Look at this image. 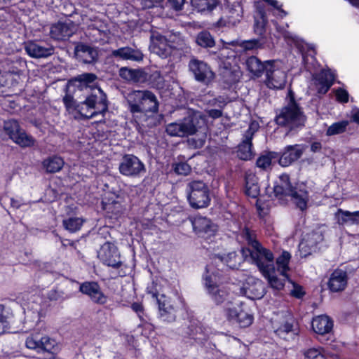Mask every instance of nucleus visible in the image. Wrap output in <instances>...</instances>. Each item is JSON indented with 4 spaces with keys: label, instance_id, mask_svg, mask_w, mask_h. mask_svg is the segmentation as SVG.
<instances>
[{
    "label": "nucleus",
    "instance_id": "1",
    "mask_svg": "<svg viewBox=\"0 0 359 359\" xmlns=\"http://www.w3.org/2000/svg\"><path fill=\"white\" fill-rule=\"evenodd\" d=\"M306 119L302 107L294 99V93L291 90L289 91L287 104L276 114V123L292 131L303 128Z\"/></svg>",
    "mask_w": 359,
    "mask_h": 359
},
{
    "label": "nucleus",
    "instance_id": "2",
    "mask_svg": "<svg viewBox=\"0 0 359 359\" xmlns=\"http://www.w3.org/2000/svg\"><path fill=\"white\" fill-rule=\"evenodd\" d=\"M273 191L276 196H290L292 203L301 210L307 208L309 196L306 185L303 183L293 185L288 175L283 174L280 176L279 181L274 186Z\"/></svg>",
    "mask_w": 359,
    "mask_h": 359
},
{
    "label": "nucleus",
    "instance_id": "3",
    "mask_svg": "<svg viewBox=\"0 0 359 359\" xmlns=\"http://www.w3.org/2000/svg\"><path fill=\"white\" fill-rule=\"evenodd\" d=\"M125 98L130 112L137 116V114H146L148 112L157 113L158 102L156 95L149 90H132Z\"/></svg>",
    "mask_w": 359,
    "mask_h": 359
},
{
    "label": "nucleus",
    "instance_id": "4",
    "mask_svg": "<svg viewBox=\"0 0 359 359\" xmlns=\"http://www.w3.org/2000/svg\"><path fill=\"white\" fill-rule=\"evenodd\" d=\"M203 280L208 294L217 305L233 304L234 297L233 294L231 292L230 288L227 285L218 284L217 283V276L213 272L210 273L208 267H206V273L203 276Z\"/></svg>",
    "mask_w": 359,
    "mask_h": 359
},
{
    "label": "nucleus",
    "instance_id": "5",
    "mask_svg": "<svg viewBox=\"0 0 359 359\" xmlns=\"http://www.w3.org/2000/svg\"><path fill=\"white\" fill-rule=\"evenodd\" d=\"M108 109L106 95L100 88L97 93L87 97L85 101L77 104L76 111L84 118L90 119L98 114H103Z\"/></svg>",
    "mask_w": 359,
    "mask_h": 359
},
{
    "label": "nucleus",
    "instance_id": "6",
    "mask_svg": "<svg viewBox=\"0 0 359 359\" xmlns=\"http://www.w3.org/2000/svg\"><path fill=\"white\" fill-rule=\"evenodd\" d=\"M186 193L190 206L194 209L206 208L210 203V189L203 180L189 181Z\"/></svg>",
    "mask_w": 359,
    "mask_h": 359
},
{
    "label": "nucleus",
    "instance_id": "7",
    "mask_svg": "<svg viewBox=\"0 0 359 359\" xmlns=\"http://www.w3.org/2000/svg\"><path fill=\"white\" fill-rule=\"evenodd\" d=\"M201 123H203V119L201 115L191 114L177 122L168 124L165 131L171 137H187L196 134Z\"/></svg>",
    "mask_w": 359,
    "mask_h": 359
},
{
    "label": "nucleus",
    "instance_id": "8",
    "mask_svg": "<svg viewBox=\"0 0 359 359\" xmlns=\"http://www.w3.org/2000/svg\"><path fill=\"white\" fill-rule=\"evenodd\" d=\"M243 257L250 259L252 263L255 264L262 274L268 275L269 271L274 267V257L273 252L262 246L255 248V250H241Z\"/></svg>",
    "mask_w": 359,
    "mask_h": 359
},
{
    "label": "nucleus",
    "instance_id": "9",
    "mask_svg": "<svg viewBox=\"0 0 359 359\" xmlns=\"http://www.w3.org/2000/svg\"><path fill=\"white\" fill-rule=\"evenodd\" d=\"M266 85L269 88L282 89L286 84L287 74L280 61H266Z\"/></svg>",
    "mask_w": 359,
    "mask_h": 359
},
{
    "label": "nucleus",
    "instance_id": "10",
    "mask_svg": "<svg viewBox=\"0 0 359 359\" xmlns=\"http://www.w3.org/2000/svg\"><path fill=\"white\" fill-rule=\"evenodd\" d=\"M188 67L195 80L199 83L208 85L215 78V74L211 67L206 62L195 57L190 59Z\"/></svg>",
    "mask_w": 359,
    "mask_h": 359
},
{
    "label": "nucleus",
    "instance_id": "11",
    "mask_svg": "<svg viewBox=\"0 0 359 359\" xmlns=\"http://www.w3.org/2000/svg\"><path fill=\"white\" fill-rule=\"evenodd\" d=\"M25 346L37 353H54L58 350V344L55 339L49 336L40 337L39 335H31L26 339Z\"/></svg>",
    "mask_w": 359,
    "mask_h": 359
},
{
    "label": "nucleus",
    "instance_id": "12",
    "mask_svg": "<svg viewBox=\"0 0 359 359\" xmlns=\"http://www.w3.org/2000/svg\"><path fill=\"white\" fill-rule=\"evenodd\" d=\"M118 170L124 176L135 177L144 173L146 169L144 163L136 156L125 154L120 161Z\"/></svg>",
    "mask_w": 359,
    "mask_h": 359
},
{
    "label": "nucleus",
    "instance_id": "13",
    "mask_svg": "<svg viewBox=\"0 0 359 359\" xmlns=\"http://www.w3.org/2000/svg\"><path fill=\"white\" fill-rule=\"evenodd\" d=\"M151 51L162 58H167L172 54L173 48H182L183 41L180 40L177 46L168 43L167 39L158 32H154L150 36Z\"/></svg>",
    "mask_w": 359,
    "mask_h": 359
},
{
    "label": "nucleus",
    "instance_id": "14",
    "mask_svg": "<svg viewBox=\"0 0 359 359\" xmlns=\"http://www.w3.org/2000/svg\"><path fill=\"white\" fill-rule=\"evenodd\" d=\"M324 240V233L320 229H317L306 233L299 244V251L302 257L315 252L318 250V245Z\"/></svg>",
    "mask_w": 359,
    "mask_h": 359
},
{
    "label": "nucleus",
    "instance_id": "15",
    "mask_svg": "<svg viewBox=\"0 0 359 359\" xmlns=\"http://www.w3.org/2000/svg\"><path fill=\"white\" fill-rule=\"evenodd\" d=\"M97 257L104 264L114 269H118L123 264L118 248L110 242H106L101 246Z\"/></svg>",
    "mask_w": 359,
    "mask_h": 359
},
{
    "label": "nucleus",
    "instance_id": "16",
    "mask_svg": "<svg viewBox=\"0 0 359 359\" xmlns=\"http://www.w3.org/2000/svg\"><path fill=\"white\" fill-rule=\"evenodd\" d=\"M257 129V125L252 123L245 131L243 140L238 147L237 156L240 159L248 161L253 157L254 153L252 150V140Z\"/></svg>",
    "mask_w": 359,
    "mask_h": 359
},
{
    "label": "nucleus",
    "instance_id": "17",
    "mask_svg": "<svg viewBox=\"0 0 359 359\" xmlns=\"http://www.w3.org/2000/svg\"><path fill=\"white\" fill-rule=\"evenodd\" d=\"M306 148L305 144L286 146L278 159L279 164L283 167L289 166L302 157Z\"/></svg>",
    "mask_w": 359,
    "mask_h": 359
},
{
    "label": "nucleus",
    "instance_id": "18",
    "mask_svg": "<svg viewBox=\"0 0 359 359\" xmlns=\"http://www.w3.org/2000/svg\"><path fill=\"white\" fill-rule=\"evenodd\" d=\"M191 222L194 231L201 237L210 238L217 230V226L205 217L196 216Z\"/></svg>",
    "mask_w": 359,
    "mask_h": 359
},
{
    "label": "nucleus",
    "instance_id": "19",
    "mask_svg": "<svg viewBox=\"0 0 359 359\" xmlns=\"http://www.w3.org/2000/svg\"><path fill=\"white\" fill-rule=\"evenodd\" d=\"M160 318L167 322H173L177 317V306L170 298L161 294L157 302Z\"/></svg>",
    "mask_w": 359,
    "mask_h": 359
},
{
    "label": "nucleus",
    "instance_id": "20",
    "mask_svg": "<svg viewBox=\"0 0 359 359\" xmlns=\"http://www.w3.org/2000/svg\"><path fill=\"white\" fill-rule=\"evenodd\" d=\"M75 32V27L70 20L67 22L59 21L53 24L50 29L51 39L55 41H65L72 36Z\"/></svg>",
    "mask_w": 359,
    "mask_h": 359
},
{
    "label": "nucleus",
    "instance_id": "21",
    "mask_svg": "<svg viewBox=\"0 0 359 359\" xmlns=\"http://www.w3.org/2000/svg\"><path fill=\"white\" fill-rule=\"evenodd\" d=\"M74 53L75 57L83 63L92 64L98 59L97 49L83 42L75 44Z\"/></svg>",
    "mask_w": 359,
    "mask_h": 359
},
{
    "label": "nucleus",
    "instance_id": "22",
    "mask_svg": "<svg viewBox=\"0 0 359 359\" xmlns=\"http://www.w3.org/2000/svg\"><path fill=\"white\" fill-rule=\"evenodd\" d=\"M225 316L229 322L236 323L241 327H247L253 322L252 315L243 309L226 308L225 309Z\"/></svg>",
    "mask_w": 359,
    "mask_h": 359
},
{
    "label": "nucleus",
    "instance_id": "23",
    "mask_svg": "<svg viewBox=\"0 0 359 359\" xmlns=\"http://www.w3.org/2000/svg\"><path fill=\"white\" fill-rule=\"evenodd\" d=\"M79 291L88 296L94 303L104 304L107 302V297L104 294L96 282L83 283L79 287Z\"/></svg>",
    "mask_w": 359,
    "mask_h": 359
},
{
    "label": "nucleus",
    "instance_id": "24",
    "mask_svg": "<svg viewBox=\"0 0 359 359\" xmlns=\"http://www.w3.org/2000/svg\"><path fill=\"white\" fill-rule=\"evenodd\" d=\"M111 56L116 60H130L140 62L143 60L144 54L137 48L130 46L121 47L111 51Z\"/></svg>",
    "mask_w": 359,
    "mask_h": 359
},
{
    "label": "nucleus",
    "instance_id": "25",
    "mask_svg": "<svg viewBox=\"0 0 359 359\" xmlns=\"http://www.w3.org/2000/svg\"><path fill=\"white\" fill-rule=\"evenodd\" d=\"M25 49L33 58L48 57L54 54L55 48L50 44L43 45L35 41H28Z\"/></svg>",
    "mask_w": 359,
    "mask_h": 359
},
{
    "label": "nucleus",
    "instance_id": "26",
    "mask_svg": "<svg viewBox=\"0 0 359 359\" xmlns=\"http://www.w3.org/2000/svg\"><path fill=\"white\" fill-rule=\"evenodd\" d=\"M348 281V275L346 271L337 269L331 274L327 282V287L332 292L343 291Z\"/></svg>",
    "mask_w": 359,
    "mask_h": 359
},
{
    "label": "nucleus",
    "instance_id": "27",
    "mask_svg": "<svg viewBox=\"0 0 359 359\" xmlns=\"http://www.w3.org/2000/svg\"><path fill=\"white\" fill-rule=\"evenodd\" d=\"M334 76L330 70H322L314 77L317 91L320 94H325L334 83Z\"/></svg>",
    "mask_w": 359,
    "mask_h": 359
},
{
    "label": "nucleus",
    "instance_id": "28",
    "mask_svg": "<svg viewBox=\"0 0 359 359\" xmlns=\"http://www.w3.org/2000/svg\"><path fill=\"white\" fill-rule=\"evenodd\" d=\"M220 42L222 43V46L217 53V57L223 62L224 65H228V62L231 64V61L234 60L236 57V52L230 48V46H237L238 41L233 40L226 42L222 39Z\"/></svg>",
    "mask_w": 359,
    "mask_h": 359
},
{
    "label": "nucleus",
    "instance_id": "29",
    "mask_svg": "<svg viewBox=\"0 0 359 359\" xmlns=\"http://www.w3.org/2000/svg\"><path fill=\"white\" fill-rule=\"evenodd\" d=\"M312 328L320 335L329 334L332 330L333 321L327 316H318L313 319Z\"/></svg>",
    "mask_w": 359,
    "mask_h": 359
},
{
    "label": "nucleus",
    "instance_id": "30",
    "mask_svg": "<svg viewBox=\"0 0 359 359\" xmlns=\"http://www.w3.org/2000/svg\"><path fill=\"white\" fill-rule=\"evenodd\" d=\"M220 76L224 83L231 85L239 81L241 72L238 67L232 66L228 62V65L221 67Z\"/></svg>",
    "mask_w": 359,
    "mask_h": 359
},
{
    "label": "nucleus",
    "instance_id": "31",
    "mask_svg": "<svg viewBox=\"0 0 359 359\" xmlns=\"http://www.w3.org/2000/svg\"><path fill=\"white\" fill-rule=\"evenodd\" d=\"M245 193L252 198H256L259 194V187L258 185L257 178L255 175L248 171L245 174Z\"/></svg>",
    "mask_w": 359,
    "mask_h": 359
},
{
    "label": "nucleus",
    "instance_id": "32",
    "mask_svg": "<svg viewBox=\"0 0 359 359\" xmlns=\"http://www.w3.org/2000/svg\"><path fill=\"white\" fill-rule=\"evenodd\" d=\"M243 288L244 294L250 299H260L264 294V285L262 280H254L252 284Z\"/></svg>",
    "mask_w": 359,
    "mask_h": 359
},
{
    "label": "nucleus",
    "instance_id": "33",
    "mask_svg": "<svg viewBox=\"0 0 359 359\" xmlns=\"http://www.w3.org/2000/svg\"><path fill=\"white\" fill-rule=\"evenodd\" d=\"M247 69L257 77L261 76L263 72L266 71V61L263 63L255 56L248 57L245 61Z\"/></svg>",
    "mask_w": 359,
    "mask_h": 359
},
{
    "label": "nucleus",
    "instance_id": "34",
    "mask_svg": "<svg viewBox=\"0 0 359 359\" xmlns=\"http://www.w3.org/2000/svg\"><path fill=\"white\" fill-rule=\"evenodd\" d=\"M337 215L338 216V222L339 224H359V211L349 212L339 209Z\"/></svg>",
    "mask_w": 359,
    "mask_h": 359
},
{
    "label": "nucleus",
    "instance_id": "35",
    "mask_svg": "<svg viewBox=\"0 0 359 359\" xmlns=\"http://www.w3.org/2000/svg\"><path fill=\"white\" fill-rule=\"evenodd\" d=\"M195 11L201 13H211L218 5V0H191Z\"/></svg>",
    "mask_w": 359,
    "mask_h": 359
},
{
    "label": "nucleus",
    "instance_id": "36",
    "mask_svg": "<svg viewBox=\"0 0 359 359\" xmlns=\"http://www.w3.org/2000/svg\"><path fill=\"white\" fill-rule=\"evenodd\" d=\"M64 165L63 159L57 156H53L44 159L42 166L48 173L59 172Z\"/></svg>",
    "mask_w": 359,
    "mask_h": 359
},
{
    "label": "nucleus",
    "instance_id": "37",
    "mask_svg": "<svg viewBox=\"0 0 359 359\" xmlns=\"http://www.w3.org/2000/svg\"><path fill=\"white\" fill-rule=\"evenodd\" d=\"M119 76L128 81H140L145 79L146 74L141 69H134L126 67H121L119 69Z\"/></svg>",
    "mask_w": 359,
    "mask_h": 359
},
{
    "label": "nucleus",
    "instance_id": "38",
    "mask_svg": "<svg viewBox=\"0 0 359 359\" xmlns=\"http://www.w3.org/2000/svg\"><path fill=\"white\" fill-rule=\"evenodd\" d=\"M241 236L246 241L248 247L241 250H255L262 244L257 241L255 231L245 226L241 231Z\"/></svg>",
    "mask_w": 359,
    "mask_h": 359
},
{
    "label": "nucleus",
    "instance_id": "39",
    "mask_svg": "<svg viewBox=\"0 0 359 359\" xmlns=\"http://www.w3.org/2000/svg\"><path fill=\"white\" fill-rule=\"evenodd\" d=\"M278 154L276 152L269 151L262 154L257 160L256 165L258 168L267 170L271 169L273 160H277Z\"/></svg>",
    "mask_w": 359,
    "mask_h": 359
},
{
    "label": "nucleus",
    "instance_id": "40",
    "mask_svg": "<svg viewBox=\"0 0 359 359\" xmlns=\"http://www.w3.org/2000/svg\"><path fill=\"white\" fill-rule=\"evenodd\" d=\"M290 258V254L287 251H283L282 254L276 259V261L277 271L283 277H285V278H288L287 271L290 269L288 264Z\"/></svg>",
    "mask_w": 359,
    "mask_h": 359
},
{
    "label": "nucleus",
    "instance_id": "41",
    "mask_svg": "<svg viewBox=\"0 0 359 359\" xmlns=\"http://www.w3.org/2000/svg\"><path fill=\"white\" fill-rule=\"evenodd\" d=\"M11 140L21 147H32L35 142V140L33 137L27 135L22 128H20L19 132H18Z\"/></svg>",
    "mask_w": 359,
    "mask_h": 359
},
{
    "label": "nucleus",
    "instance_id": "42",
    "mask_svg": "<svg viewBox=\"0 0 359 359\" xmlns=\"http://www.w3.org/2000/svg\"><path fill=\"white\" fill-rule=\"evenodd\" d=\"M275 267H273V269L269 271L268 275H262L268 280L269 283L271 287L277 290H280L284 287L285 280H287L288 278H285V277H283V279L278 278L275 275Z\"/></svg>",
    "mask_w": 359,
    "mask_h": 359
},
{
    "label": "nucleus",
    "instance_id": "43",
    "mask_svg": "<svg viewBox=\"0 0 359 359\" xmlns=\"http://www.w3.org/2000/svg\"><path fill=\"white\" fill-rule=\"evenodd\" d=\"M257 13L259 15V19L257 18H255L254 31L257 34L262 36L265 32V26L266 25L267 20L265 11L263 8H258Z\"/></svg>",
    "mask_w": 359,
    "mask_h": 359
},
{
    "label": "nucleus",
    "instance_id": "44",
    "mask_svg": "<svg viewBox=\"0 0 359 359\" xmlns=\"http://www.w3.org/2000/svg\"><path fill=\"white\" fill-rule=\"evenodd\" d=\"M196 43L203 48H212L215 46V41L210 32L202 31L199 32L196 39Z\"/></svg>",
    "mask_w": 359,
    "mask_h": 359
},
{
    "label": "nucleus",
    "instance_id": "45",
    "mask_svg": "<svg viewBox=\"0 0 359 359\" xmlns=\"http://www.w3.org/2000/svg\"><path fill=\"white\" fill-rule=\"evenodd\" d=\"M83 222L81 217H69L63 220L62 224L66 230L70 233H74L81 229Z\"/></svg>",
    "mask_w": 359,
    "mask_h": 359
},
{
    "label": "nucleus",
    "instance_id": "46",
    "mask_svg": "<svg viewBox=\"0 0 359 359\" xmlns=\"http://www.w3.org/2000/svg\"><path fill=\"white\" fill-rule=\"evenodd\" d=\"M241 20V12L238 11L236 16L228 15L226 17L221 18L217 22L216 26L218 27L236 26Z\"/></svg>",
    "mask_w": 359,
    "mask_h": 359
},
{
    "label": "nucleus",
    "instance_id": "47",
    "mask_svg": "<svg viewBox=\"0 0 359 359\" xmlns=\"http://www.w3.org/2000/svg\"><path fill=\"white\" fill-rule=\"evenodd\" d=\"M348 124L349 122L346 120L334 123L327 129L326 135L332 136L341 134L346 131Z\"/></svg>",
    "mask_w": 359,
    "mask_h": 359
},
{
    "label": "nucleus",
    "instance_id": "48",
    "mask_svg": "<svg viewBox=\"0 0 359 359\" xmlns=\"http://www.w3.org/2000/svg\"><path fill=\"white\" fill-rule=\"evenodd\" d=\"M86 35L89 37L92 36L91 40L94 42L104 41L107 37V32L104 30L95 27L94 25L89 26L86 31Z\"/></svg>",
    "mask_w": 359,
    "mask_h": 359
},
{
    "label": "nucleus",
    "instance_id": "49",
    "mask_svg": "<svg viewBox=\"0 0 359 359\" xmlns=\"http://www.w3.org/2000/svg\"><path fill=\"white\" fill-rule=\"evenodd\" d=\"M293 319L291 317L286 318L283 323L278 326L275 332L280 337L285 338V334L292 331Z\"/></svg>",
    "mask_w": 359,
    "mask_h": 359
},
{
    "label": "nucleus",
    "instance_id": "50",
    "mask_svg": "<svg viewBox=\"0 0 359 359\" xmlns=\"http://www.w3.org/2000/svg\"><path fill=\"white\" fill-rule=\"evenodd\" d=\"M103 208L107 212H111L115 216L120 215L123 210L122 204L118 201H114L111 203H103Z\"/></svg>",
    "mask_w": 359,
    "mask_h": 359
},
{
    "label": "nucleus",
    "instance_id": "51",
    "mask_svg": "<svg viewBox=\"0 0 359 359\" xmlns=\"http://www.w3.org/2000/svg\"><path fill=\"white\" fill-rule=\"evenodd\" d=\"M18 122L15 120H8L4 122V130L11 139L20 130Z\"/></svg>",
    "mask_w": 359,
    "mask_h": 359
},
{
    "label": "nucleus",
    "instance_id": "52",
    "mask_svg": "<svg viewBox=\"0 0 359 359\" xmlns=\"http://www.w3.org/2000/svg\"><path fill=\"white\" fill-rule=\"evenodd\" d=\"M189 332L187 334L189 337L195 339L196 340L203 339V330L201 326H199L196 323H192L189 327Z\"/></svg>",
    "mask_w": 359,
    "mask_h": 359
},
{
    "label": "nucleus",
    "instance_id": "53",
    "mask_svg": "<svg viewBox=\"0 0 359 359\" xmlns=\"http://www.w3.org/2000/svg\"><path fill=\"white\" fill-rule=\"evenodd\" d=\"M172 169L178 175L187 176L191 172V167L187 162H179L173 163Z\"/></svg>",
    "mask_w": 359,
    "mask_h": 359
},
{
    "label": "nucleus",
    "instance_id": "54",
    "mask_svg": "<svg viewBox=\"0 0 359 359\" xmlns=\"http://www.w3.org/2000/svg\"><path fill=\"white\" fill-rule=\"evenodd\" d=\"M9 313L4 305L0 304V334L5 332L8 327Z\"/></svg>",
    "mask_w": 359,
    "mask_h": 359
},
{
    "label": "nucleus",
    "instance_id": "55",
    "mask_svg": "<svg viewBox=\"0 0 359 359\" xmlns=\"http://www.w3.org/2000/svg\"><path fill=\"white\" fill-rule=\"evenodd\" d=\"M263 43L259 39H252L244 41L242 42L238 41V45L245 50H252L262 47Z\"/></svg>",
    "mask_w": 359,
    "mask_h": 359
},
{
    "label": "nucleus",
    "instance_id": "56",
    "mask_svg": "<svg viewBox=\"0 0 359 359\" xmlns=\"http://www.w3.org/2000/svg\"><path fill=\"white\" fill-rule=\"evenodd\" d=\"M97 76L93 73H85L81 75H79L76 80L79 81L81 83H83L84 85H88L92 83L97 79Z\"/></svg>",
    "mask_w": 359,
    "mask_h": 359
},
{
    "label": "nucleus",
    "instance_id": "57",
    "mask_svg": "<svg viewBox=\"0 0 359 359\" xmlns=\"http://www.w3.org/2000/svg\"><path fill=\"white\" fill-rule=\"evenodd\" d=\"M161 286L155 282H152L148 285L147 287V292L148 294H151L152 297L155 298L158 302V299L160 298L161 294Z\"/></svg>",
    "mask_w": 359,
    "mask_h": 359
},
{
    "label": "nucleus",
    "instance_id": "58",
    "mask_svg": "<svg viewBox=\"0 0 359 359\" xmlns=\"http://www.w3.org/2000/svg\"><path fill=\"white\" fill-rule=\"evenodd\" d=\"M64 104L69 112L72 111H76V101L74 100L73 97L70 95L67 94L62 99Z\"/></svg>",
    "mask_w": 359,
    "mask_h": 359
},
{
    "label": "nucleus",
    "instance_id": "59",
    "mask_svg": "<svg viewBox=\"0 0 359 359\" xmlns=\"http://www.w3.org/2000/svg\"><path fill=\"white\" fill-rule=\"evenodd\" d=\"M305 359H326L325 356L316 348H310L304 353Z\"/></svg>",
    "mask_w": 359,
    "mask_h": 359
},
{
    "label": "nucleus",
    "instance_id": "60",
    "mask_svg": "<svg viewBox=\"0 0 359 359\" xmlns=\"http://www.w3.org/2000/svg\"><path fill=\"white\" fill-rule=\"evenodd\" d=\"M227 103L226 98L223 96H219L210 100L209 104L212 107H217L220 109H224Z\"/></svg>",
    "mask_w": 359,
    "mask_h": 359
},
{
    "label": "nucleus",
    "instance_id": "61",
    "mask_svg": "<svg viewBox=\"0 0 359 359\" xmlns=\"http://www.w3.org/2000/svg\"><path fill=\"white\" fill-rule=\"evenodd\" d=\"M30 314V316L27 315L25 318V323L29 324L27 327V330H31L32 328H33L36 325V322L38 321L39 319L38 313L32 312Z\"/></svg>",
    "mask_w": 359,
    "mask_h": 359
},
{
    "label": "nucleus",
    "instance_id": "62",
    "mask_svg": "<svg viewBox=\"0 0 359 359\" xmlns=\"http://www.w3.org/2000/svg\"><path fill=\"white\" fill-rule=\"evenodd\" d=\"M336 97L337 100L340 102L346 103L348 101V93L344 89L339 88L337 90Z\"/></svg>",
    "mask_w": 359,
    "mask_h": 359
},
{
    "label": "nucleus",
    "instance_id": "63",
    "mask_svg": "<svg viewBox=\"0 0 359 359\" xmlns=\"http://www.w3.org/2000/svg\"><path fill=\"white\" fill-rule=\"evenodd\" d=\"M185 0H168V4L175 11H180L183 9Z\"/></svg>",
    "mask_w": 359,
    "mask_h": 359
},
{
    "label": "nucleus",
    "instance_id": "64",
    "mask_svg": "<svg viewBox=\"0 0 359 359\" xmlns=\"http://www.w3.org/2000/svg\"><path fill=\"white\" fill-rule=\"evenodd\" d=\"M223 109H211L206 110V114L208 116L213 119H216L220 118L223 116Z\"/></svg>",
    "mask_w": 359,
    "mask_h": 359
}]
</instances>
